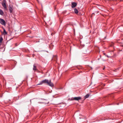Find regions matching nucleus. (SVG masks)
I'll list each match as a JSON object with an SVG mask.
<instances>
[{"instance_id":"obj_7","label":"nucleus","mask_w":123,"mask_h":123,"mask_svg":"<svg viewBox=\"0 0 123 123\" xmlns=\"http://www.w3.org/2000/svg\"><path fill=\"white\" fill-rule=\"evenodd\" d=\"M3 34L4 35H6L7 34V32L5 30V29L4 28H3Z\"/></svg>"},{"instance_id":"obj_21","label":"nucleus","mask_w":123,"mask_h":123,"mask_svg":"<svg viewBox=\"0 0 123 123\" xmlns=\"http://www.w3.org/2000/svg\"><path fill=\"white\" fill-rule=\"evenodd\" d=\"M104 54L105 55V54L104 53Z\"/></svg>"},{"instance_id":"obj_9","label":"nucleus","mask_w":123,"mask_h":123,"mask_svg":"<svg viewBox=\"0 0 123 123\" xmlns=\"http://www.w3.org/2000/svg\"><path fill=\"white\" fill-rule=\"evenodd\" d=\"M4 14V12L3 11L0 9V14L3 15Z\"/></svg>"},{"instance_id":"obj_10","label":"nucleus","mask_w":123,"mask_h":123,"mask_svg":"<svg viewBox=\"0 0 123 123\" xmlns=\"http://www.w3.org/2000/svg\"><path fill=\"white\" fill-rule=\"evenodd\" d=\"M74 12L76 14L78 13V10L76 8H75L74 9Z\"/></svg>"},{"instance_id":"obj_4","label":"nucleus","mask_w":123,"mask_h":123,"mask_svg":"<svg viewBox=\"0 0 123 123\" xmlns=\"http://www.w3.org/2000/svg\"><path fill=\"white\" fill-rule=\"evenodd\" d=\"M72 100H75L78 101L81 99V97H74L72 98Z\"/></svg>"},{"instance_id":"obj_2","label":"nucleus","mask_w":123,"mask_h":123,"mask_svg":"<svg viewBox=\"0 0 123 123\" xmlns=\"http://www.w3.org/2000/svg\"><path fill=\"white\" fill-rule=\"evenodd\" d=\"M6 0H3V1L1 3L2 6L6 10H7V7L6 5Z\"/></svg>"},{"instance_id":"obj_5","label":"nucleus","mask_w":123,"mask_h":123,"mask_svg":"<svg viewBox=\"0 0 123 123\" xmlns=\"http://www.w3.org/2000/svg\"><path fill=\"white\" fill-rule=\"evenodd\" d=\"M77 5V3L74 2H72L71 7L72 8L75 7Z\"/></svg>"},{"instance_id":"obj_6","label":"nucleus","mask_w":123,"mask_h":123,"mask_svg":"<svg viewBox=\"0 0 123 123\" xmlns=\"http://www.w3.org/2000/svg\"><path fill=\"white\" fill-rule=\"evenodd\" d=\"M12 7L10 5L9 6V10L10 13H12Z\"/></svg>"},{"instance_id":"obj_20","label":"nucleus","mask_w":123,"mask_h":123,"mask_svg":"<svg viewBox=\"0 0 123 123\" xmlns=\"http://www.w3.org/2000/svg\"><path fill=\"white\" fill-rule=\"evenodd\" d=\"M9 101H10V99H9Z\"/></svg>"},{"instance_id":"obj_17","label":"nucleus","mask_w":123,"mask_h":123,"mask_svg":"<svg viewBox=\"0 0 123 123\" xmlns=\"http://www.w3.org/2000/svg\"><path fill=\"white\" fill-rule=\"evenodd\" d=\"M105 68V67H104V68H103V69L104 70V69Z\"/></svg>"},{"instance_id":"obj_15","label":"nucleus","mask_w":123,"mask_h":123,"mask_svg":"<svg viewBox=\"0 0 123 123\" xmlns=\"http://www.w3.org/2000/svg\"><path fill=\"white\" fill-rule=\"evenodd\" d=\"M49 102H45V103H45V104H48Z\"/></svg>"},{"instance_id":"obj_1","label":"nucleus","mask_w":123,"mask_h":123,"mask_svg":"<svg viewBox=\"0 0 123 123\" xmlns=\"http://www.w3.org/2000/svg\"><path fill=\"white\" fill-rule=\"evenodd\" d=\"M43 83H46L50 86L52 87L54 86L53 83L51 82V80H50L49 81L47 79H45L40 82L37 85H41Z\"/></svg>"},{"instance_id":"obj_14","label":"nucleus","mask_w":123,"mask_h":123,"mask_svg":"<svg viewBox=\"0 0 123 123\" xmlns=\"http://www.w3.org/2000/svg\"><path fill=\"white\" fill-rule=\"evenodd\" d=\"M114 43H112L110 45V46L111 47H112L113 46V45L114 44Z\"/></svg>"},{"instance_id":"obj_18","label":"nucleus","mask_w":123,"mask_h":123,"mask_svg":"<svg viewBox=\"0 0 123 123\" xmlns=\"http://www.w3.org/2000/svg\"><path fill=\"white\" fill-rule=\"evenodd\" d=\"M55 57H56V58H57V56H55Z\"/></svg>"},{"instance_id":"obj_13","label":"nucleus","mask_w":123,"mask_h":123,"mask_svg":"<svg viewBox=\"0 0 123 123\" xmlns=\"http://www.w3.org/2000/svg\"><path fill=\"white\" fill-rule=\"evenodd\" d=\"M119 45L121 46V47H123V45L122 43H120L119 44Z\"/></svg>"},{"instance_id":"obj_3","label":"nucleus","mask_w":123,"mask_h":123,"mask_svg":"<svg viewBox=\"0 0 123 123\" xmlns=\"http://www.w3.org/2000/svg\"><path fill=\"white\" fill-rule=\"evenodd\" d=\"M0 23L3 25H5L6 23L5 21L2 19L0 18Z\"/></svg>"},{"instance_id":"obj_11","label":"nucleus","mask_w":123,"mask_h":123,"mask_svg":"<svg viewBox=\"0 0 123 123\" xmlns=\"http://www.w3.org/2000/svg\"><path fill=\"white\" fill-rule=\"evenodd\" d=\"M89 96V95L88 94H87L86 95H85L84 97V98L85 99L88 98Z\"/></svg>"},{"instance_id":"obj_16","label":"nucleus","mask_w":123,"mask_h":123,"mask_svg":"<svg viewBox=\"0 0 123 123\" xmlns=\"http://www.w3.org/2000/svg\"><path fill=\"white\" fill-rule=\"evenodd\" d=\"M105 84H104L103 85V86H105Z\"/></svg>"},{"instance_id":"obj_19","label":"nucleus","mask_w":123,"mask_h":123,"mask_svg":"<svg viewBox=\"0 0 123 123\" xmlns=\"http://www.w3.org/2000/svg\"><path fill=\"white\" fill-rule=\"evenodd\" d=\"M106 56H107L108 57H109L108 56V55H106Z\"/></svg>"},{"instance_id":"obj_12","label":"nucleus","mask_w":123,"mask_h":123,"mask_svg":"<svg viewBox=\"0 0 123 123\" xmlns=\"http://www.w3.org/2000/svg\"><path fill=\"white\" fill-rule=\"evenodd\" d=\"M3 40V39L2 37H0V43H1Z\"/></svg>"},{"instance_id":"obj_8","label":"nucleus","mask_w":123,"mask_h":123,"mask_svg":"<svg viewBox=\"0 0 123 123\" xmlns=\"http://www.w3.org/2000/svg\"><path fill=\"white\" fill-rule=\"evenodd\" d=\"M33 70H37L36 66H35V65H33Z\"/></svg>"}]
</instances>
